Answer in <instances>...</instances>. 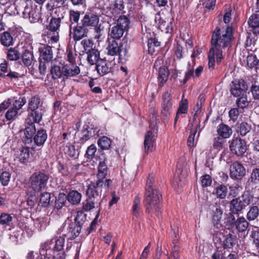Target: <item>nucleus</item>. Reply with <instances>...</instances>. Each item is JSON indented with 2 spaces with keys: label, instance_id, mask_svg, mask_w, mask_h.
Returning a JSON list of instances; mask_svg holds the SVG:
<instances>
[{
  "label": "nucleus",
  "instance_id": "nucleus-44",
  "mask_svg": "<svg viewBox=\"0 0 259 259\" xmlns=\"http://www.w3.org/2000/svg\"><path fill=\"white\" fill-rule=\"evenodd\" d=\"M237 124L238 125L237 132L242 137L246 136L251 130V125L246 122H242L240 124Z\"/></svg>",
  "mask_w": 259,
  "mask_h": 259
},
{
  "label": "nucleus",
  "instance_id": "nucleus-57",
  "mask_svg": "<svg viewBox=\"0 0 259 259\" xmlns=\"http://www.w3.org/2000/svg\"><path fill=\"white\" fill-rule=\"evenodd\" d=\"M54 243L55 245L53 248V250L58 252L62 251L65 244V238L63 237H59L55 239Z\"/></svg>",
  "mask_w": 259,
  "mask_h": 259
},
{
  "label": "nucleus",
  "instance_id": "nucleus-9",
  "mask_svg": "<svg viewBox=\"0 0 259 259\" xmlns=\"http://www.w3.org/2000/svg\"><path fill=\"white\" fill-rule=\"evenodd\" d=\"M229 144L231 153L238 157H243L248 149L247 141L239 136H234L229 141Z\"/></svg>",
  "mask_w": 259,
  "mask_h": 259
},
{
  "label": "nucleus",
  "instance_id": "nucleus-30",
  "mask_svg": "<svg viewBox=\"0 0 259 259\" xmlns=\"http://www.w3.org/2000/svg\"><path fill=\"white\" fill-rule=\"evenodd\" d=\"M154 135L152 132L148 131L146 132L144 139L145 151L148 153L149 151H152L154 142Z\"/></svg>",
  "mask_w": 259,
  "mask_h": 259
},
{
  "label": "nucleus",
  "instance_id": "nucleus-15",
  "mask_svg": "<svg viewBox=\"0 0 259 259\" xmlns=\"http://www.w3.org/2000/svg\"><path fill=\"white\" fill-rule=\"evenodd\" d=\"M89 31V28H87L81 22L72 26V25L69 26L70 34L72 35V38L75 42L87 37Z\"/></svg>",
  "mask_w": 259,
  "mask_h": 259
},
{
  "label": "nucleus",
  "instance_id": "nucleus-23",
  "mask_svg": "<svg viewBox=\"0 0 259 259\" xmlns=\"http://www.w3.org/2000/svg\"><path fill=\"white\" fill-rule=\"evenodd\" d=\"M20 58L22 59L23 64L26 67H29L36 62L34 57L32 49H24L21 54Z\"/></svg>",
  "mask_w": 259,
  "mask_h": 259
},
{
  "label": "nucleus",
  "instance_id": "nucleus-39",
  "mask_svg": "<svg viewBox=\"0 0 259 259\" xmlns=\"http://www.w3.org/2000/svg\"><path fill=\"white\" fill-rule=\"evenodd\" d=\"M259 216V208L258 206L252 204L249 207L248 211L246 214V218L249 221L256 220Z\"/></svg>",
  "mask_w": 259,
  "mask_h": 259
},
{
  "label": "nucleus",
  "instance_id": "nucleus-20",
  "mask_svg": "<svg viewBox=\"0 0 259 259\" xmlns=\"http://www.w3.org/2000/svg\"><path fill=\"white\" fill-rule=\"evenodd\" d=\"M95 65V70L100 76H103L112 72V69L110 66V63L105 59L99 60Z\"/></svg>",
  "mask_w": 259,
  "mask_h": 259
},
{
  "label": "nucleus",
  "instance_id": "nucleus-10",
  "mask_svg": "<svg viewBox=\"0 0 259 259\" xmlns=\"http://www.w3.org/2000/svg\"><path fill=\"white\" fill-rule=\"evenodd\" d=\"M49 180V176L41 172L34 173L30 178L31 188L34 191H39L44 189Z\"/></svg>",
  "mask_w": 259,
  "mask_h": 259
},
{
  "label": "nucleus",
  "instance_id": "nucleus-3",
  "mask_svg": "<svg viewBox=\"0 0 259 259\" xmlns=\"http://www.w3.org/2000/svg\"><path fill=\"white\" fill-rule=\"evenodd\" d=\"M162 195L157 189L146 190L144 204L146 211L158 215L161 207Z\"/></svg>",
  "mask_w": 259,
  "mask_h": 259
},
{
  "label": "nucleus",
  "instance_id": "nucleus-49",
  "mask_svg": "<svg viewBox=\"0 0 259 259\" xmlns=\"http://www.w3.org/2000/svg\"><path fill=\"white\" fill-rule=\"evenodd\" d=\"M13 38L11 34L8 31H5L1 34V44L9 47L13 45Z\"/></svg>",
  "mask_w": 259,
  "mask_h": 259
},
{
  "label": "nucleus",
  "instance_id": "nucleus-7",
  "mask_svg": "<svg viewBox=\"0 0 259 259\" xmlns=\"http://www.w3.org/2000/svg\"><path fill=\"white\" fill-rule=\"evenodd\" d=\"M64 16L62 14L58 17L52 16L49 24L47 25V36L49 38V44H55L59 41L61 24Z\"/></svg>",
  "mask_w": 259,
  "mask_h": 259
},
{
  "label": "nucleus",
  "instance_id": "nucleus-42",
  "mask_svg": "<svg viewBox=\"0 0 259 259\" xmlns=\"http://www.w3.org/2000/svg\"><path fill=\"white\" fill-rule=\"evenodd\" d=\"M111 140L106 136L100 137L97 142L98 146L102 150H108L111 147Z\"/></svg>",
  "mask_w": 259,
  "mask_h": 259
},
{
  "label": "nucleus",
  "instance_id": "nucleus-34",
  "mask_svg": "<svg viewBox=\"0 0 259 259\" xmlns=\"http://www.w3.org/2000/svg\"><path fill=\"white\" fill-rule=\"evenodd\" d=\"M148 52L151 55L158 52L157 49L160 47V42L156 37L150 38L147 41Z\"/></svg>",
  "mask_w": 259,
  "mask_h": 259
},
{
  "label": "nucleus",
  "instance_id": "nucleus-28",
  "mask_svg": "<svg viewBox=\"0 0 259 259\" xmlns=\"http://www.w3.org/2000/svg\"><path fill=\"white\" fill-rule=\"evenodd\" d=\"M124 31L123 28L116 24L109 29L108 36L111 39L120 40V39L123 36Z\"/></svg>",
  "mask_w": 259,
  "mask_h": 259
},
{
  "label": "nucleus",
  "instance_id": "nucleus-52",
  "mask_svg": "<svg viewBox=\"0 0 259 259\" xmlns=\"http://www.w3.org/2000/svg\"><path fill=\"white\" fill-rule=\"evenodd\" d=\"M237 242L236 236L232 234H228L226 236L224 241L226 247L230 248L233 247Z\"/></svg>",
  "mask_w": 259,
  "mask_h": 259
},
{
  "label": "nucleus",
  "instance_id": "nucleus-60",
  "mask_svg": "<svg viewBox=\"0 0 259 259\" xmlns=\"http://www.w3.org/2000/svg\"><path fill=\"white\" fill-rule=\"evenodd\" d=\"M51 194L48 192L42 193L40 195L39 202L43 207H47L50 204Z\"/></svg>",
  "mask_w": 259,
  "mask_h": 259
},
{
  "label": "nucleus",
  "instance_id": "nucleus-8",
  "mask_svg": "<svg viewBox=\"0 0 259 259\" xmlns=\"http://www.w3.org/2000/svg\"><path fill=\"white\" fill-rule=\"evenodd\" d=\"M173 102L172 95L168 91H165L162 94L161 103V115L164 122H167L170 117L172 111Z\"/></svg>",
  "mask_w": 259,
  "mask_h": 259
},
{
  "label": "nucleus",
  "instance_id": "nucleus-19",
  "mask_svg": "<svg viewBox=\"0 0 259 259\" xmlns=\"http://www.w3.org/2000/svg\"><path fill=\"white\" fill-rule=\"evenodd\" d=\"M247 88V85L244 80L235 79L232 81L230 93L234 97H239L246 94Z\"/></svg>",
  "mask_w": 259,
  "mask_h": 259
},
{
  "label": "nucleus",
  "instance_id": "nucleus-14",
  "mask_svg": "<svg viewBox=\"0 0 259 259\" xmlns=\"http://www.w3.org/2000/svg\"><path fill=\"white\" fill-rule=\"evenodd\" d=\"M80 22L87 28H93L98 26L99 17L96 13L91 10H88L82 13Z\"/></svg>",
  "mask_w": 259,
  "mask_h": 259
},
{
  "label": "nucleus",
  "instance_id": "nucleus-22",
  "mask_svg": "<svg viewBox=\"0 0 259 259\" xmlns=\"http://www.w3.org/2000/svg\"><path fill=\"white\" fill-rule=\"evenodd\" d=\"M245 168L240 163H233L230 166V176L237 179H241L245 175Z\"/></svg>",
  "mask_w": 259,
  "mask_h": 259
},
{
  "label": "nucleus",
  "instance_id": "nucleus-53",
  "mask_svg": "<svg viewBox=\"0 0 259 259\" xmlns=\"http://www.w3.org/2000/svg\"><path fill=\"white\" fill-rule=\"evenodd\" d=\"M140 204V198L138 196H137L135 198L132 208V213L136 218L139 217L141 212Z\"/></svg>",
  "mask_w": 259,
  "mask_h": 259
},
{
  "label": "nucleus",
  "instance_id": "nucleus-63",
  "mask_svg": "<svg viewBox=\"0 0 259 259\" xmlns=\"http://www.w3.org/2000/svg\"><path fill=\"white\" fill-rule=\"evenodd\" d=\"M30 156V150L28 147H23L21 150V153L19 155V160L20 162H25V161L28 159Z\"/></svg>",
  "mask_w": 259,
  "mask_h": 259
},
{
  "label": "nucleus",
  "instance_id": "nucleus-33",
  "mask_svg": "<svg viewBox=\"0 0 259 259\" xmlns=\"http://www.w3.org/2000/svg\"><path fill=\"white\" fill-rule=\"evenodd\" d=\"M74 131L73 127H69L67 128L66 132H64L62 134L61 140L63 146H66L73 144V135L71 134V132Z\"/></svg>",
  "mask_w": 259,
  "mask_h": 259
},
{
  "label": "nucleus",
  "instance_id": "nucleus-21",
  "mask_svg": "<svg viewBox=\"0 0 259 259\" xmlns=\"http://www.w3.org/2000/svg\"><path fill=\"white\" fill-rule=\"evenodd\" d=\"M28 114L26 120L33 123H39L42 120V117L44 113V108L35 109L28 110Z\"/></svg>",
  "mask_w": 259,
  "mask_h": 259
},
{
  "label": "nucleus",
  "instance_id": "nucleus-50",
  "mask_svg": "<svg viewBox=\"0 0 259 259\" xmlns=\"http://www.w3.org/2000/svg\"><path fill=\"white\" fill-rule=\"evenodd\" d=\"M97 177L98 180H103L106 177L108 171V167L106 163H99L98 167Z\"/></svg>",
  "mask_w": 259,
  "mask_h": 259
},
{
  "label": "nucleus",
  "instance_id": "nucleus-27",
  "mask_svg": "<svg viewBox=\"0 0 259 259\" xmlns=\"http://www.w3.org/2000/svg\"><path fill=\"white\" fill-rule=\"evenodd\" d=\"M217 133L219 136L224 138H229L232 135V128L225 123H221L217 127Z\"/></svg>",
  "mask_w": 259,
  "mask_h": 259
},
{
  "label": "nucleus",
  "instance_id": "nucleus-17",
  "mask_svg": "<svg viewBox=\"0 0 259 259\" xmlns=\"http://www.w3.org/2000/svg\"><path fill=\"white\" fill-rule=\"evenodd\" d=\"M99 132L97 127H90L88 125H84L82 129L78 134V142L80 144H84L91 138L95 137Z\"/></svg>",
  "mask_w": 259,
  "mask_h": 259
},
{
  "label": "nucleus",
  "instance_id": "nucleus-45",
  "mask_svg": "<svg viewBox=\"0 0 259 259\" xmlns=\"http://www.w3.org/2000/svg\"><path fill=\"white\" fill-rule=\"evenodd\" d=\"M50 243L49 241H47L45 243L44 247H42L40 251L39 254L37 252H34L33 251H29L27 254V259H41V256L44 254L46 250L48 249L47 247L49 246Z\"/></svg>",
  "mask_w": 259,
  "mask_h": 259
},
{
  "label": "nucleus",
  "instance_id": "nucleus-6",
  "mask_svg": "<svg viewBox=\"0 0 259 259\" xmlns=\"http://www.w3.org/2000/svg\"><path fill=\"white\" fill-rule=\"evenodd\" d=\"M111 184V181L107 179L105 181L98 180L96 183H91L89 185L86 191V194L89 198H94L97 202L101 201L102 192L104 190L107 191Z\"/></svg>",
  "mask_w": 259,
  "mask_h": 259
},
{
  "label": "nucleus",
  "instance_id": "nucleus-64",
  "mask_svg": "<svg viewBox=\"0 0 259 259\" xmlns=\"http://www.w3.org/2000/svg\"><path fill=\"white\" fill-rule=\"evenodd\" d=\"M251 237L253 240V244L256 247H259V229L257 227H254L251 231Z\"/></svg>",
  "mask_w": 259,
  "mask_h": 259
},
{
  "label": "nucleus",
  "instance_id": "nucleus-43",
  "mask_svg": "<svg viewBox=\"0 0 259 259\" xmlns=\"http://www.w3.org/2000/svg\"><path fill=\"white\" fill-rule=\"evenodd\" d=\"M131 21L129 18L125 15L120 16L117 20L116 25L123 28L125 31H127L130 28Z\"/></svg>",
  "mask_w": 259,
  "mask_h": 259
},
{
  "label": "nucleus",
  "instance_id": "nucleus-29",
  "mask_svg": "<svg viewBox=\"0 0 259 259\" xmlns=\"http://www.w3.org/2000/svg\"><path fill=\"white\" fill-rule=\"evenodd\" d=\"M169 72L168 67L165 66L160 67L158 71V80L159 87H162L167 80Z\"/></svg>",
  "mask_w": 259,
  "mask_h": 259
},
{
  "label": "nucleus",
  "instance_id": "nucleus-38",
  "mask_svg": "<svg viewBox=\"0 0 259 259\" xmlns=\"http://www.w3.org/2000/svg\"><path fill=\"white\" fill-rule=\"evenodd\" d=\"M40 103L41 99L38 95H35L32 97L28 100L27 110L43 108Z\"/></svg>",
  "mask_w": 259,
  "mask_h": 259
},
{
  "label": "nucleus",
  "instance_id": "nucleus-56",
  "mask_svg": "<svg viewBox=\"0 0 259 259\" xmlns=\"http://www.w3.org/2000/svg\"><path fill=\"white\" fill-rule=\"evenodd\" d=\"M228 189L225 185H221L215 189V194L220 199H224L227 196Z\"/></svg>",
  "mask_w": 259,
  "mask_h": 259
},
{
  "label": "nucleus",
  "instance_id": "nucleus-11",
  "mask_svg": "<svg viewBox=\"0 0 259 259\" xmlns=\"http://www.w3.org/2000/svg\"><path fill=\"white\" fill-rule=\"evenodd\" d=\"M154 20L158 28L162 31L166 33L173 31L174 19L172 17H162L160 12H158L155 14Z\"/></svg>",
  "mask_w": 259,
  "mask_h": 259
},
{
  "label": "nucleus",
  "instance_id": "nucleus-31",
  "mask_svg": "<svg viewBox=\"0 0 259 259\" xmlns=\"http://www.w3.org/2000/svg\"><path fill=\"white\" fill-rule=\"evenodd\" d=\"M86 54L87 55V60L91 65H95L99 60L102 59L100 58V52L96 48Z\"/></svg>",
  "mask_w": 259,
  "mask_h": 259
},
{
  "label": "nucleus",
  "instance_id": "nucleus-59",
  "mask_svg": "<svg viewBox=\"0 0 259 259\" xmlns=\"http://www.w3.org/2000/svg\"><path fill=\"white\" fill-rule=\"evenodd\" d=\"M26 98L25 97H20L18 100H16L13 104V108L18 112L20 109L26 104Z\"/></svg>",
  "mask_w": 259,
  "mask_h": 259
},
{
  "label": "nucleus",
  "instance_id": "nucleus-40",
  "mask_svg": "<svg viewBox=\"0 0 259 259\" xmlns=\"http://www.w3.org/2000/svg\"><path fill=\"white\" fill-rule=\"evenodd\" d=\"M81 12L79 11L71 10L69 12V26L79 24V20L80 17Z\"/></svg>",
  "mask_w": 259,
  "mask_h": 259
},
{
  "label": "nucleus",
  "instance_id": "nucleus-24",
  "mask_svg": "<svg viewBox=\"0 0 259 259\" xmlns=\"http://www.w3.org/2000/svg\"><path fill=\"white\" fill-rule=\"evenodd\" d=\"M8 62L5 59L3 62L1 63V77L3 78L8 77L11 79L18 78L19 75L18 72L12 71L10 70L7 74H6L8 72Z\"/></svg>",
  "mask_w": 259,
  "mask_h": 259
},
{
  "label": "nucleus",
  "instance_id": "nucleus-46",
  "mask_svg": "<svg viewBox=\"0 0 259 259\" xmlns=\"http://www.w3.org/2000/svg\"><path fill=\"white\" fill-rule=\"evenodd\" d=\"M13 217L8 213L1 214V225H4V229L10 230L12 225Z\"/></svg>",
  "mask_w": 259,
  "mask_h": 259
},
{
  "label": "nucleus",
  "instance_id": "nucleus-48",
  "mask_svg": "<svg viewBox=\"0 0 259 259\" xmlns=\"http://www.w3.org/2000/svg\"><path fill=\"white\" fill-rule=\"evenodd\" d=\"M222 214L223 211L222 209L220 208H216L214 212L212 221L214 226H216L218 229H220L222 227L220 223Z\"/></svg>",
  "mask_w": 259,
  "mask_h": 259
},
{
  "label": "nucleus",
  "instance_id": "nucleus-41",
  "mask_svg": "<svg viewBox=\"0 0 259 259\" xmlns=\"http://www.w3.org/2000/svg\"><path fill=\"white\" fill-rule=\"evenodd\" d=\"M101 201L96 202L94 198H89L82 203V208L85 211H90L95 207H98V204H100Z\"/></svg>",
  "mask_w": 259,
  "mask_h": 259
},
{
  "label": "nucleus",
  "instance_id": "nucleus-1",
  "mask_svg": "<svg viewBox=\"0 0 259 259\" xmlns=\"http://www.w3.org/2000/svg\"><path fill=\"white\" fill-rule=\"evenodd\" d=\"M233 30L232 26L226 28L217 26L213 31L211 38V48L209 53L215 52L217 62L219 64L223 59V49L230 46L233 38Z\"/></svg>",
  "mask_w": 259,
  "mask_h": 259
},
{
  "label": "nucleus",
  "instance_id": "nucleus-58",
  "mask_svg": "<svg viewBox=\"0 0 259 259\" xmlns=\"http://www.w3.org/2000/svg\"><path fill=\"white\" fill-rule=\"evenodd\" d=\"M200 125H197L194 130H191L187 140V145L189 147H193L195 146V137L197 132V130L200 128Z\"/></svg>",
  "mask_w": 259,
  "mask_h": 259
},
{
  "label": "nucleus",
  "instance_id": "nucleus-2",
  "mask_svg": "<svg viewBox=\"0 0 259 259\" xmlns=\"http://www.w3.org/2000/svg\"><path fill=\"white\" fill-rule=\"evenodd\" d=\"M52 77L54 80L62 78V80L76 76L80 72L79 67L76 63H59L52 66L50 70Z\"/></svg>",
  "mask_w": 259,
  "mask_h": 259
},
{
  "label": "nucleus",
  "instance_id": "nucleus-62",
  "mask_svg": "<svg viewBox=\"0 0 259 259\" xmlns=\"http://www.w3.org/2000/svg\"><path fill=\"white\" fill-rule=\"evenodd\" d=\"M81 45L82 46L85 53L95 49V47L93 48L94 42L93 40L89 39H83L81 41Z\"/></svg>",
  "mask_w": 259,
  "mask_h": 259
},
{
  "label": "nucleus",
  "instance_id": "nucleus-61",
  "mask_svg": "<svg viewBox=\"0 0 259 259\" xmlns=\"http://www.w3.org/2000/svg\"><path fill=\"white\" fill-rule=\"evenodd\" d=\"M96 151V146L93 144L88 147L85 155L88 159L92 160L95 157Z\"/></svg>",
  "mask_w": 259,
  "mask_h": 259
},
{
  "label": "nucleus",
  "instance_id": "nucleus-26",
  "mask_svg": "<svg viewBox=\"0 0 259 259\" xmlns=\"http://www.w3.org/2000/svg\"><path fill=\"white\" fill-rule=\"evenodd\" d=\"M248 24L253 34L259 35V14H253L249 18Z\"/></svg>",
  "mask_w": 259,
  "mask_h": 259
},
{
  "label": "nucleus",
  "instance_id": "nucleus-55",
  "mask_svg": "<svg viewBox=\"0 0 259 259\" xmlns=\"http://www.w3.org/2000/svg\"><path fill=\"white\" fill-rule=\"evenodd\" d=\"M184 96H183V97ZM188 110V101L187 99H182L179 103V107L177 110L178 114H186Z\"/></svg>",
  "mask_w": 259,
  "mask_h": 259
},
{
  "label": "nucleus",
  "instance_id": "nucleus-12",
  "mask_svg": "<svg viewBox=\"0 0 259 259\" xmlns=\"http://www.w3.org/2000/svg\"><path fill=\"white\" fill-rule=\"evenodd\" d=\"M13 0H1V6H6L7 10L4 8L5 13L1 15V31L5 28H10L12 21V12L8 11L11 8H16L14 5L10 4Z\"/></svg>",
  "mask_w": 259,
  "mask_h": 259
},
{
  "label": "nucleus",
  "instance_id": "nucleus-35",
  "mask_svg": "<svg viewBox=\"0 0 259 259\" xmlns=\"http://www.w3.org/2000/svg\"><path fill=\"white\" fill-rule=\"evenodd\" d=\"M6 53L7 59L10 61H17L21 57V53L17 47L7 49Z\"/></svg>",
  "mask_w": 259,
  "mask_h": 259
},
{
  "label": "nucleus",
  "instance_id": "nucleus-5",
  "mask_svg": "<svg viewBox=\"0 0 259 259\" xmlns=\"http://www.w3.org/2000/svg\"><path fill=\"white\" fill-rule=\"evenodd\" d=\"M254 197L248 192H244L240 196L233 199L230 202V215L233 221L235 217L233 214H238L248 206L253 201Z\"/></svg>",
  "mask_w": 259,
  "mask_h": 259
},
{
  "label": "nucleus",
  "instance_id": "nucleus-54",
  "mask_svg": "<svg viewBox=\"0 0 259 259\" xmlns=\"http://www.w3.org/2000/svg\"><path fill=\"white\" fill-rule=\"evenodd\" d=\"M86 220V214L82 212H77L75 218V224L76 227H78L80 229L84 224Z\"/></svg>",
  "mask_w": 259,
  "mask_h": 259
},
{
  "label": "nucleus",
  "instance_id": "nucleus-37",
  "mask_svg": "<svg viewBox=\"0 0 259 259\" xmlns=\"http://www.w3.org/2000/svg\"><path fill=\"white\" fill-rule=\"evenodd\" d=\"M248 222L243 217L238 218L235 222L236 228L240 233L245 232L248 227Z\"/></svg>",
  "mask_w": 259,
  "mask_h": 259
},
{
  "label": "nucleus",
  "instance_id": "nucleus-18",
  "mask_svg": "<svg viewBox=\"0 0 259 259\" xmlns=\"http://www.w3.org/2000/svg\"><path fill=\"white\" fill-rule=\"evenodd\" d=\"M25 126L23 131L24 135L22 137V141L25 144H31L36 132L35 123L28 122L25 120Z\"/></svg>",
  "mask_w": 259,
  "mask_h": 259
},
{
  "label": "nucleus",
  "instance_id": "nucleus-13",
  "mask_svg": "<svg viewBox=\"0 0 259 259\" xmlns=\"http://www.w3.org/2000/svg\"><path fill=\"white\" fill-rule=\"evenodd\" d=\"M108 46L107 47L108 54L111 56H115L118 55L119 60L123 59L122 53L123 52V44L120 40L111 39L108 38ZM124 55L126 53V50L123 51Z\"/></svg>",
  "mask_w": 259,
  "mask_h": 259
},
{
  "label": "nucleus",
  "instance_id": "nucleus-32",
  "mask_svg": "<svg viewBox=\"0 0 259 259\" xmlns=\"http://www.w3.org/2000/svg\"><path fill=\"white\" fill-rule=\"evenodd\" d=\"M67 232L64 234V235L70 239H74L80 233V229L76 227L74 224H69L67 227Z\"/></svg>",
  "mask_w": 259,
  "mask_h": 259
},
{
  "label": "nucleus",
  "instance_id": "nucleus-36",
  "mask_svg": "<svg viewBox=\"0 0 259 259\" xmlns=\"http://www.w3.org/2000/svg\"><path fill=\"white\" fill-rule=\"evenodd\" d=\"M64 151L69 160H74L78 157L79 152L73 144L65 146Z\"/></svg>",
  "mask_w": 259,
  "mask_h": 259
},
{
  "label": "nucleus",
  "instance_id": "nucleus-25",
  "mask_svg": "<svg viewBox=\"0 0 259 259\" xmlns=\"http://www.w3.org/2000/svg\"><path fill=\"white\" fill-rule=\"evenodd\" d=\"M48 138L46 131L41 128L36 132L33 138V141L34 144L37 146H42Z\"/></svg>",
  "mask_w": 259,
  "mask_h": 259
},
{
  "label": "nucleus",
  "instance_id": "nucleus-47",
  "mask_svg": "<svg viewBox=\"0 0 259 259\" xmlns=\"http://www.w3.org/2000/svg\"><path fill=\"white\" fill-rule=\"evenodd\" d=\"M68 201L72 204H77L80 201L81 195L76 191L70 192L67 196Z\"/></svg>",
  "mask_w": 259,
  "mask_h": 259
},
{
  "label": "nucleus",
  "instance_id": "nucleus-51",
  "mask_svg": "<svg viewBox=\"0 0 259 259\" xmlns=\"http://www.w3.org/2000/svg\"><path fill=\"white\" fill-rule=\"evenodd\" d=\"M237 97L236 101L237 108L244 109L248 106L249 103L247 100L246 94Z\"/></svg>",
  "mask_w": 259,
  "mask_h": 259
},
{
  "label": "nucleus",
  "instance_id": "nucleus-4",
  "mask_svg": "<svg viewBox=\"0 0 259 259\" xmlns=\"http://www.w3.org/2000/svg\"><path fill=\"white\" fill-rule=\"evenodd\" d=\"M39 54L38 57V69L41 75H45L50 64L53 60V51L52 47L48 44H41L38 49Z\"/></svg>",
  "mask_w": 259,
  "mask_h": 259
},
{
  "label": "nucleus",
  "instance_id": "nucleus-16",
  "mask_svg": "<svg viewBox=\"0 0 259 259\" xmlns=\"http://www.w3.org/2000/svg\"><path fill=\"white\" fill-rule=\"evenodd\" d=\"M22 16L24 19H28L31 23H36L41 18L40 8L35 5L31 7L24 6Z\"/></svg>",
  "mask_w": 259,
  "mask_h": 259
}]
</instances>
